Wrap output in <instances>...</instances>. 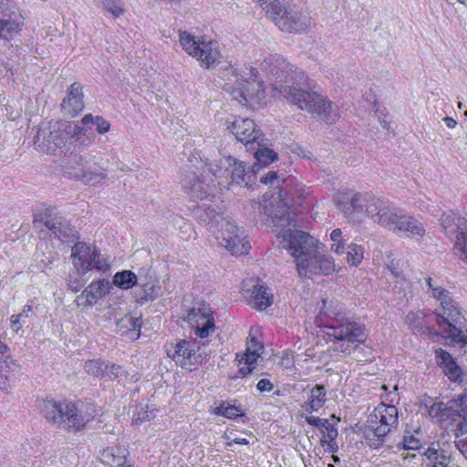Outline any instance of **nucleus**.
Listing matches in <instances>:
<instances>
[{
	"label": "nucleus",
	"mask_w": 467,
	"mask_h": 467,
	"mask_svg": "<svg viewBox=\"0 0 467 467\" xmlns=\"http://www.w3.org/2000/svg\"><path fill=\"white\" fill-rule=\"evenodd\" d=\"M258 208L264 211L265 223L272 226L279 245L295 258L300 277L311 278L315 275H329L335 270L332 257L325 254L323 244L308 234L296 228L289 207L280 191L273 201Z\"/></svg>",
	"instance_id": "f257e3e1"
},
{
	"label": "nucleus",
	"mask_w": 467,
	"mask_h": 467,
	"mask_svg": "<svg viewBox=\"0 0 467 467\" xmlns=\"http://www.w3.org/2000/svg\"><path fill=\"white\" fill-rule=\"evenodd\" d=\"M272 88L279 96L301 110L317 114L327 123L338 118L337 107L318 93L312 91L306 75L293 67L281 56L271 55L261 64Z\"/></svg>",
	"instance_id": "f03ea898"
},
{
	"label": "nucleus",
	"mask_w": 467,
	"mask_h": 467,
	"mask_svg": "<svg viewBox=\"0 0 467 467\" xmlns=\"http://www.w3.org/2000/svg\"><path fill=\"white\" fill-rule=\"evenodd\" d=\"M41 415L53 426L79 431L99 415V410L93 403L58 402L44 400L38 404Z\"/></svg>",
	"instance_id": "7ed1b4c3"
},
{
	"label": "nucleus",
	"mask_w": 467,
	"mask_h": 467,
	"mask_svg": "<svg viewBox=\"0 0 467 467\" xmlns=\"http://www.w3.org/2000/svg\"><path fill=\"white\" fill-rule=\"evenodd\" d=\"M339 207L347 216H351L353 213H361L365 207L368 216L374 223L392 233L404 213L391 202L359 192L352 196H343L339 200Z\"/></svg>",
	"instance_id": "20e7f679"
},
{
	"label": "nucleus",
	"mask_w": 467,
	"mask_h": 467,
	"mask_svg": "<svg viewBox=\"0 0 467 467\" xmlns=\"http://www.w3.org/2000/svg\"><path fill=\"white\" fill-rule=\"evenodd\" d=\"M434 298L439 302L435 309L436 322L444 337L452 342L467 345L466 319L460 304L447 289H435Z\"/></svg>",
	"instance_id": "39448f33"
},
{
	"label": "nucleus",
	"mask_w": 467,
	"mask_h": 467,
	"mask_svg": "<svg viewBox=\"0 0 467 467\" xmlns=\"http://www.w3.org/2000/svg\"><path fill=\"white\" fill-rule=\"evenodd\" d=\"M200 219L214 235L219 244L232 254L241 255L249 252L251 246L247 236L235 222L228 220L211 207L203 211Z\"/></svg>",
	"instance_id": "423d86ee"
},
{
	"label": "nucleus",
	"mask_w": 467,
	"mask_h": 467,
	"mask_svg": "<svg viewBox=\"0 0 467 467\" xmlns=\"http://www.w3.org/2000/svg\"><path fill=\"white\" fill-rule=\"evenodd\" d=\"M220 74L225 81L224 89L242 106H248L253 100L259 101L265 98L263 85L257 80L253 68L237 73L230 67L222 69Z\"/></svg>",
	"instance_id": "0eeeda50"
},
{
	"label": "nucleus",
	"mask_w": 467,
	"mask_h": 467,
	"mask_svg": "<svg viewBox=\"0 0 467 467\" xmlns=\"http://www.w3.org/2000/svg\"><path fill=\"white\" fill-rule=\"evenodd\" d=\"M92 138L87 134V130L79 123L71 121H55L50 123L49 134L44 143L48 154H56L57 150H69L70 145L88 146Z\"/></svg>",
	"instance_id": "6e6552de"
},
{
	"label": "nucleus",
	"mask_w": 467,
	"mask_h": 467,
	"mask_svg": "<svg viewBox=\"0 0 467 467\" xmlns=\"http://www.w3.org/2000/svg\"><path fill=\"white\" fill-rule=\"evenodd\" d=\"M282 31L296 33L308 26V18L302 16L296 5H287L285 0H254Z\"/></svg>",
	"instance_id": "1a4fd4ad"
},
{
	"label": "nucleus",
	"mask_w": 467,
	"mask_h": 467,
	"mask_svg": "<svg viewBox=\"0 0 467 467\" xmlns=\"http://www.w3.org/2000/svg\"><path fill=\"white\" fill-rule=\"evenodd\" d=\"M399 410L394 405L379 404L368 418L365 439L371 449L382 446L388 434L398 427Z\"/></svg>",
	"instance_id": "9d476101"
},
{
	"label": "nucleus",
	"mask_w": 467,
	"mask_h": 467,
	"mask_svg": "<svg viewBox=\"0 0 467 467\" xmlns=\"http://www.w3.org/2000/svg\"><path fill=\"white\" fill-rule=\"evenodd\" d=\"M326 335L337 341L335 350L348 356L357 349L355 343H362L366 340L365 327L349 319L337 320L327 327Z\"/></svg>",
	"instance_id": "9b49d317"
},
{
	"label": "nucleus",
	"mask_w": 467,
	"mask_h": 467,
	"mask_svg": "<svg viewBox=\"0 0 467 467\" xmlns=\"http://www.w3.org/2000/svg\"><path fill=\"white\" fill-rule=\"evenodd\" d=\"M180 44L190 55L201 62L202 66L209 67L221 58L219 45L216 41L196 37L186 31L180 33Z\"/></svg>",
	"instance_id": "f8f14e48"
},
{
	"label": "nucleus",
	"mask_w": 467,
	"mask_h": 467,
	"mask_svg": "<svg viewBox=\"0 0 467 467\" xmlns=\"http://www.w3.org/2000/svg\"><path fill=\"white\" fill-rule=\"evenodd\" d=\"M74 267L82 274L90 269L105 272L109 268V263L103 254L92 244L78 242L71 249Z\"/></svg>",
	"instance_id": "ddd939ff"
},
{
	"label": "nucleus",
	"mask_w": 467,
	"mask_h": 467,
	"mask_svg": "<svg viewBox=\"0 0 467 467\" xmlns=\"http://www.w3.org/2000/svg\"><path fill=\"white\" fill-rule=\"evenodd\" d=\"M186 321L195 330L200 338H206L214 332V317L212 308L208 305H201L189 311Z\"/></svg>",
	"instance_id": "4468645a"
},
{
	"label": "nucleus",
	"mask_w": 467,
	"mask_h": 467,
	"mask_svg": "<svg viewBox=\"0 0 467 467\" xmlns=\"http://www.w3.org/2000/svg\"><path fill=\"white\" fill-rule=\"evenodd\" d=\"M196 344L185 339L180 340L167 350L170 356L177 364L182 368H190L191 366L200 362V355L196 353Z\"/></svg>",
	"instance_id": "2eb2a0df"
},
{
	"label": "nucleus",
	"mask_w": 467,
	"mask_h": 467,
	"mask_svg": "<svg viewBox=\"0 0 467 467\" xmlns=\"http://www.w3.org/2000/svg\"><path fill=\"white\" fill-rule=\"evenodd\" d=\"M243 290L246 295L250 296V304L257 310H265L273 304V294L259 280L244 281L243 283Z\"/></svg>",
	"instance_id": "dca6fc26"
},
{
	"label": "nucleus",
	"mask_w": 467,
	"mask_h": 467,
	"mask_svg": "<svg viewBox=\"0 0 467 467\" xmlns=\"http://www.w3.org/2000/svg\"><path fill=\"white\" fill-rule=\"evenodd\" d=\"M112 285L107 279L94 280L77 297L76 302L78 306H92L109 294Z\"/></svg>",
	"instance_id": "f3484780"
},
{
	"label": "nucleus",
	"mask_w": 467,
	"mask_h": 467,
	"mask_svg": "<svg viewBox=\"0 0 467 467\" xmlns=\"http://www.w3.org/2000/svg\"><path fill=\"white\" fill-rule=\"evenodd\" d=\"M83 87L78 82H74L67 89V97L61 103V110L69 117H74L84 109Z\"/></svg>",
	"instance_id": "a211bd4d"
},
{
	"label": "nucleus",
	"mask_w": 467,
	"mask_h": 467,
	"mask_svg": "<svg viewBox=\"0 0 467 467\" xmlns=\"http://www.w3.org/2000/svg\"><path fill=\"white\" fill-rule=\"evenodd\" d=\"M228 129L235 136L236 140L245 144L256 141L260 136V131L256 129L254 120L248 118L235 119Z\"/></svg>",
	"instance_id": "6ab92c4d"
},
{
	"label": "nucleus",
	"mask_w": 467,
	"mask_h": 467,
	"mask_svg": "<svg viewBox=\"0 0 467 467\" xmlns=\"http://www.w3.org/2000/svg\"><path fill=\"white\" fill-rule=\"evenodd\" d=\"M45 226L51 232L55 238L66 241L75 237L76 231L68 222L60 214L49 212L45 218Z\"/></svg>",
	"instance_id": "aec40b11"
},
{
	"label": "nucleus",
	"mask_w": 467,
	"mask_h": 467,
	"mask_svg": "<svg viewBox=\"0 0 467 467\" xmlns=\"http://www.w3.org/2000/svg\"><path fill=\"white\" fill-rule=\"evenodd\" d=\"M397 224L396 230L393 232L396 234L416 240H420L425 235L426 230L423 224L405 212Z\"/></svg>",
	"instance_id": "412c9836"
},
{
	"label": "nucleus",
	"mask_w": 467,
	"mask_h": 467,
	"mask_svg": "<svg viewBox=\"0 0 467 467\" xmlns=\"http://www.w3.org/2000/svg\"><path fill=\"white\" fill-rule=\"evenodd\" d=\"M435 359L437 365L442 368L445 376L451 381L462 380V370L456 363L452 356L442 348H438L435 351Z\"/></svg>",
	"instance_id": "4be33fe9"
},
{
	"label": "nucleus",
	"mask_w": 467,
	"mask_h": 467,
	"mask_svg": "<svg viewBox=\"0 0 467 467\" xmlns=\"http://www.w3.org/2000/svg\"><path fill=\"white\" fill-rule=\"evenodd\" d=\"M263 346L254 338H252L247 345L246 350L239 359V373L246 376L253 372L261 356Z\"/></svg>",
	"instance_id": "5701e85b"
},
{
	"label": "nucleus",
	"mask_w": 467,
	"mask_h": 467,
	"mask_svg": "<svg viewBox=\"0 0 467 467\" xmlns=\"http://www.w3.org/2000/svg\"><path fill=\"white\" fill-rule=\"evenodd\" d=\"M441 225L446 236L452 239L462 232L467 231V219L449 210L442 213Z\"/></svg>",
	"instance_id": "b1692460"
},
{
	"label": "nucleus",
	"mask_w": 467,
	"mask_h": 467,
	"mask_svg": "<svg viewBox=\"0 0 467 467\" xmlns=\"http://www.w3.org/2000/svg\"><path fill=\"white\" fill-rule=\"evenodd\" d=\"M224 165L226 166L224 172L231 175L232 182L239 185L249 184L251 175L245 172V167L242 161L227 157L224 158Z\"/></svg>",
	"instance_id": "393cba45"
},
{
	"label": "nucleus",
	"mask_w": 467,
	"mask_h": 467,
	"mask_svg": "<svg viewBox=\"0 0 467 467\" xmlns=\"http://www.w3.org/2000/svg\"><path fill=\"white\" fill-rule=\"evenodd\" d=\"M183 187L188 191L190 197L194 201L205 199L211 191V185L204 183L193 173L185 179Z\"/></svg>",
	"instance_id": "a878e982"
},
{
	"label": "nucleus",
	"mask_w": 467,
	"mask_h": 467,
	"mask_svg": "<svg viewBox=\"0 0 467 467\" xmlns=\"http://www.w3.org/2000/svg\"><path fill=\"white\" fill-rule=\"evenodd\" d=\"M326 401V391L322 385H316L310 391L308 401L303 405V409L307 413L317 411L323 407Z\"/></svg>",
	"instance_id": "bb28decb"
},
{
	"label": "nucleus",
	"mask_w": 467,
	"mask_h": 467,
	"mask_svg": "<svg viewBox=\"0 0 467 467\" xmlns=\"http://www.w3.org/2000/svg\"><path fill=\"white\" fill-rule=\"evenodd\" d=\"M161 294V286L158 284L145 283L140 285V288L135 291V299L137 303L152 301Z\"/></svg>",
	"instance_id": "cd10ccee"
},
{
	"label": "nucleus",
	"mask_w": 467,
	"mask_h": 467,
	"mask_svg": "<svg viewBox=\"0 0 467 467\" xmlns=\"http://www.w3.org/2000/svg\"><path fill=\"white\" fill-rule=\"evenodd\" d=\"M424 467H448L451 461L444 451L429 448L425 452Z\"/></svg>",
	"instance_id": "c85d7f7f"
},
{
	"label": "nucleus",
	"mask_w": 467,
	"mask_h": 467,
	"mask_svg": "<svg viewBox=\"0 0 467 467\" xmlns=\"http://www.w3.org/2000/svg\"><path fill=\"white\" fill-rule=\"evenodd\" d=\"M138 283L137 275L130 270L117 272L112 278L111 285L122 290L132 288Z\"/></svg>",
	"instance_id": "c756f323"
},
{
	"label": "nucleus",
	"mask_w": 467,
	"mask_h": 467,
	"mask_svg": "<svg viewBox=\"0 0 467 467\" xmlns=\"http://www.w3.org/2000/svg\"><path fill=\"white\" fill-rule=\"evenodd\" d=\"M34 315L32 306L29 305L24 306L21 312L18 314L12 315L10 317V328L16 334H18L22 329L23 325L26 322V319L31 318Z\"/></svg>",
	"instance_id": "7c9ffc66"
},
{
	"label": "nucleus",
	"mask_w": 467,
	"mask_h": 467,
	"mask_svg": "<svg viewBox=\"0 0 467 467\" xmlns=\"http://www.w3.org/2000/svg\"><path fill=\"white\" fill-rule=\"evenodd\" d=\"M117 327L119 330H123V332L138 331V337L140 336V329L141 327V320L140 317L128 314L117 322Z\"/></svg>",
	"instance_id": "2f4dec72"
},
{
	"label": "nucleus",
	"mask_w": 467,
	"mask_h": 467,
	"mask_svg": "<svg viewBox=\"0 0 467 467\" xmlns=\"http://www.w3.org/2000/svg\"><path fill=\"white\" fill-rule=\"evenodd\" d=\"M18 23L12 19H0V37L9 40L19 32Z\"/></svg>",
	"instance_id": "473e14b6"
},
{
	"label": "nucleus",
	"mask_w": 467,
	"mask_h": 467,
	"mask_svg": "<svg viewBox=\"0 0 467 467\" xmlns=\"http://www.w3.org/2000/svg\"><path fill=\"white\" fill-rule=\"evenodd\" d=\"M109 368V365L105 364L101 359H92L85 362V371L94 377H104L105 371Z\"/></svg>",
	"instance_id": "72a5a7b5"
},
{
	"label": "nucleus",
	"mask_w": 467,
	"mask_h": 467,
	"mask_svg": "<svg viewBox=\"0 0 467 467\" xmlns=\"http://www.w3.org/2000/svg\"><path fill=\"white\" fill-rule=\"evenodd\" d=\"M364 251L360 245L351 243L347 246V262L353 265L358 266L363 259Z\"/></svg>",
	"instance_id": "f704fd0d"
},
{
	"label": "nucleus",
	"mask_w": 467,
	"mask_h": 467,
	"mask_svg": "<svg viewBox=\"0 0 467 467\" xmlns=\"http://www.w3.org/2000/svg\"><path fill=\"white\" fill-rule=\"evenodd\" d=\"M254 158L259 164L266 166L277 160V153L267 147L260 146L254 153Z\"/></svg>",
	"instance_id": "c9c22d12"
},
{
	"label": "nucleus",
	"mask_w": 467,
	"mask_h": 467,
	"mask_svg": "<svg viewBox=\"0 0 467 467\" xmlns=\"http://www.w3.org/2000/svg\"><path fill=\"white\" fill-rule=\"evenodd\" d=\"M7 349L6 345L0 340V354H4ZM18 365L11 358H6L5 359L0 358V374L5 379H8L7 373L9 371H16L18 368Z\"/></svg>",
	"instance_id": "e433bc0d"
},
{
	"label": "nucleus",
	"mask_w": 467,
	"mask_h": 467,
	"mask_svg": "<svg viewBox=\"0 0 467 467\" xmlns=\"http://www.w3.org/2000/svg\"><path fill=\"white\" fill-rule=\"evenodd\" d=\"M454 242L453 248L455 250L456 254L460 256V258L463 262H467V233L462 232L456 237L452 238Z\"/></svg>",
	"instance_id": "4c0bfd02"
},
{
	"label": "nucleus",
	"mask_w": 467,
	"mask_h": 467,
	"mask_svg": "<svg viewBox=\"0 0 467 467\" xmlns=\"http://www.w3.org/2000/svg\"><path fill=\"white\" fill-rule=\"evenodd\" d=\"M330 240L332 242L331 244V250L337 254H343L345 253V246L346 243L342 236V232L340 229H335L330 234Z\"/></svg>",
	"instance_id": "58836bf2"
},
{
	"label": "nucleus",
	"mask_w": 467,
	"mask_h": 467,
	"mask_svg": "<svg viewBox=\"0 0 467 467\" xmlns=\"http://www.w3.org/2000/svg\"><path fill=\"white\" fill-rule=\"evenodd\" d=\"M215 413L228 419H234L243 415V412L238 407L233 406L229 403H222L215 409Z\"/></svg>",
	"instance_id": "ea45409f"
},
{
	"label": "nucleus",
	"mask_w": 467,
	"mask_h": 467,
	"mask_svg": "<svg viewBox=\"0 0 467 467\" xmlns=\"http://www.w3.org/2000/svg\"><path fill=\"white\" fill-rule=\"evenodd\" d=\"M460 413L458 410L452 409L451 407L448 406L447 404H444V410H442L441 415V421H439L445 429H449L451 427V423L455 420V418Z\"/></svg>",
	"instance_id": "a19ab883"
},
{
	"label": "nucleus",
	"mask_w": 467,
	"mask_h": 467,
	"mask_svg": "<svg viewBox=\"0 0 467 467\" xmlns=\"http://www.w3.org/2000/svg\"><path fill=\"white\" fill-rule=\"evenodd\" d=\"M456 437H462L467 434V420L462 414H459L451 427Z\"/></svg>",
	"instance_id": "79ce46f5"
},
{
	"label": "nucleus",
	"mask_w": 467,
	"mask_h": 467,
	"mask_svg": "<svg viewBox=\"0 0 467 467\" xmlns=\"http://www.w3.org/2000/svg\"><path fill=\"white\" fill-rule=\"evenodd\" d=\"M105 8L115 17L119 16L122 12V5L119 0H102Z\"/></svg>",
	"instance_id": "37998d69"
},
{
	"label": "nucleus",
	"mask_w": 467,
	"mask_h": 467,
	"mask_svg": "<svg viewBox=\"0 0 467 467\" xmlns=\"http://www.w3.org/2000/svg\"><path fill=\"white\" fill-rule=\"evenodd\" d=\"M442 410H444L443 402H434L429 409V415L434 421H441Z\"/></svg>",
	"instance_id": "c03bdc74"
},
{
	"label": "nucleus",
	"mask_w": 467,
	"mask_h": 467,
	"mask_svg": "<svg viewBox=\"0 0 467 467\" xmlns=\"http://www.w3.org/2000/svg\"><path fill=\"white\" fill-rule=\"evenodd\" d=\"M420 447V441L413 435L405 434L403 438V448L405 450H417Z\"/></svg>",
	"instance_id": "a18cd8bd"
},
{
	"label": "nucleus",
	"mask_w": 467,
	"mask_h": 467,
	"mask_svg": "<svg viewBox=\"0 0 467 467\" xmlns=\"http://www.w3.org/2000/svg\"><path fill=\"white\" fill-rule=\"evenodd\" d=\"M327 433L323 435L321 439V445L325 447L326 441H336V438L337 436V429L329 424L326 428Z\"/></svg>",
	"instance_id": "49530a36"
},
{
	"label": "nucleus",
	"mask_w": 467,
	"mask_h": 467,
	"mask_svg": "<svg viewBox=\"0 0 467 467\" xmlns=\"http://www.w3.org/2000/svg\"><path fill=\"white\" fill-rule=\"evenodd\" d=\"M306 421L312 426L326 429L330 423L327 419H320L314 416L306 417Z\"/></svg>",
	"instance_id": "de8ad7c7"
},
{
	"label": "nucleus",
	"mask_w": 467,
	"mask_h": 467,
	"mask_svg": "<svg viewBox=\"0 0 467 467\" xmlns=\"http://www.w3.org/2000/svg\"><path fill=\"white\" fill-rule=\"evenodd\" d=\"M155 417L152 410L148 411H140L137 413V415H133V421H135L136 424L143 422L145 420H150Z\"/></svg>",
	"instance_id": "09e8293b"
},
{
	"label": "nucleus",
	"mask_w": 467,
	"mask_h": 467,
	"mask_svg": "<svg viewBox=\"0 0 467 467\" xmlns=\"http://www.w3.org/2000/svg\"><path fill=\"white\" fill-rule=\"evenodd\" d=\"M123 372V369L119 366L111 365L109 366V368L105 371V376L108 377L109 379H118L120 377L121 373Z\"/></svg>",
	"instance_id": "8fccbe9b"
},
{
	"label": "nucleus",
	"mask_w": 467,
	"mask_h": 467,
	"mask_svg": "<svg viewBox=\"0 0 467 467\" xmlns=\"http://www.w3.org/2000/svg\"><path fill=\"white\" fill-rule=\"evenodd\" d=\"M95 125L97 126V130L101 134L109 131V127H110L109 122L108 120L104 119L100 116H96V124Z\"/></svg>",
	"instance_id": "3c124183"
},
{
	"label": "nucleus",
	"mask_w": 467,
	"mask_h": 467,
	"mask_svg": "<svg viewBox=\"0 0 467 467\" xmlns=\"http://www.w3.org/2000/svg\"><path fill=\"white\" fill-rule=\"evenodd\" d=\"M256 388L261 392L270 391L273 389V384L266 379H262L258 381Z\"/></svg>",
	"instance_id": "603ef678"
},
{
	"label": "nucleus",
	"mask_w": 467,
	"mask_h": 467,
	"mask_svg": "<svg viewBox=\"0 0 467 467\" xmlns=\"http://www.w3.org/2000/svg\"><path fill=\"white\" fill-rule=\"evenodd\" d=\"M277 179L278 177L275 171H269L265 176L262 177L261 182L265 184L273 185Z\"/></svg>",
	"instance_id": "864d4df0"
},
{
	"label": "nucleus",
	"mask_w": 467,
	"mask_h": 467,
	"mask_svg": "<svg viewBox=\"0 0 467 467\" xmlns=\"http://www.w3.org/2000/svg\"><path fill=\"white\" fill-rule=\"evenodd\" d=\"M423 319V315L421 313H414V312H410L407 315L406 317V322L408 324H412L413 322H415L416 320H422Z\"/></svg>",
	"instance_id": "5fc2aeb1"
},
{
	"label": "nucleus",
	"mask_w": 467,
	"mask_h": 467,
	"mask_svg": "<svg viewBox=\"0 0 467 467\" xmlns=\"http://www.w3.org/2000/svg\"><path fill=\"white\" fill-rule=\"evenodd\" d=\"M88 124H92V125L96 124V117H93L91 114L85 115L82 118L81 124H79V125L85 129V126H88ZM86 130H88L87 128H86Z\"/></svg>",
	"instance_id": "6e6d98bb"
},
{
	"label": "nucleus",
	"mask_w": 467,
	"mask_h": 467,
	"mask_svg": "<svg viewBox=\"0 0 467 467\" xmlns=\"http://www.w3.org/2000/svg\"><path fill=\"white\" fill-rule=\"evenodd\" d=\"M91 156L87 154L85 156H78V164L81 167V169H86L88 166Z\"/></svg>",
	"instance_id": "4d7b16f0"
},
{
	"label": "nucleus",
	"mask_w": 467,
	"mask_h": 467,
	"mask_svg": "<svg viewBox=\"0 0 467 467\" xmlns=\"http://www.w3.org/2000/svg\"><path fill=\"white\" fill-rule=\"evenodd\" d=\"M325 446H327L326 451L329 452H336L338 449L336 441H326Z\"/></svg>",
	"instance_id": "13d9d810"
},
{
	"label": "nucleus",
	"mask_w": 467,
	"mask_h": 467,
	"mask_svg": "<svg viewBox=\"0 0 467 467\" xmlns=\"http://www.w3.org/2000/svg\"><path fill=\"white\" fill-rule=\"evenodd\" d=\"M443 120H444L446 126L450 129L454 128L457 124L456 120L451 117H445L443 119Z\"/></svg>",
	"instance_id": "bf43d9fd"
},
{
	"label": "nucleus",
	"mask_w": 467,
	"mask_h": 467,
	"mask_svg": "<svg viewBox=\"0 0 467 467\" xmlns=\"http://www.w3.org/2000/svg\"><path fill=\"white\" fill-rule=\"evenodd\" d=\"M460 405L462 410L467 414V394L462 395L460 398Z\"/></svg>",
	"instance_id": "052dcab7"
},
{
	"label": "nucleus",
	"mask_w": 467,
	"mask_h": 467,
	"mask_svg": "<svg viewBox=\"0 0 467 467\" xmlns=\"http://www.w3.org/2000/svg\"><path fill=\"white\" fill-rule=\"evenodd\" d=\"M427 284H428V285H429L430 289L431 290V296H432V297H433V298H434V292H435L434 290H435V289H444V288H443V287H441V286H436V285H434L432 284V278H431V277H429V278L427 279Z\"/></svg>",
	"instance_id": "680f3d73"
},
{
	"label": "nucleus",
	"mask_w": 467,
	"mask_h": 467,
	"mask_svg": "<svg viewBox=\"0 0 467 467\" xmlns=\"http://www.w3.org/2000/svg\"><path fill=\"white\" fill-rule=\"evenodd\" d=\"M232 442L236 443V444H241V445L249 444V441H247L244 438H234Z\"/></svg>",
	"instance_id": "e2e57ef3"
},
{
	"label": "nucleus",
	"mask_w": 467,
	"mask_h": 467,
	"mask_svg": "<svg viewBox=\"0 0 467 467\" xmlns=\"http://www.w3.org/2000/svg\"><path fill=\"white\" fill-rule=\"evenodd\" d=\"M389 270L394 275H398L399 273L396 271L395 267L393 266V263H391V265H389L388 266Z\"/></svg>",
	"instance_id": "0e129e2a"
},
{
	"label": "nucleus",
	"mask_w": 467,
	"mask_h": 467,
	"mask_svg": "<svg viewBox=\"0 0 467 467\" xmlns=\"http://www.w3.org/2000/svg\"><path fill=\"white\" fill-rule=\"evenodd\" d=\"M5 0H0V12H4L5 11V3H4Z\"/></svg>",
	"instance_id": "69168bd1"
},
{
	"label": "nucleus",
	"mask_w": 467,
	"mask_h": 467,
	"mask_svg": "<svg viewBox=\"0 0 467 467\" xmlns=\"http://www.w3.org/2000/svg\"><path fill=\"white\" fill-rule=\"evenodd\" d=\"M332 459H333V461H334L335 462H340V460H339L338 456H337V455H332Z\"/></svg>",
	"instance_id": "338daca9"
},
{
	"label": "nucleus",
	"mask_w": 467,
	"mask_h": 467,
	"mask_svg": "<svg viewBox=\"0 0 467 467\" xmlns=\"http://www.w3.org/2000/svg\"><path fill=\"white\" fill-rule=\"evenodd\" d=\"M460 4L467 7V0H457Z\"/></svg>",
	"instance_id": "774afa93"
}]
</instances>
